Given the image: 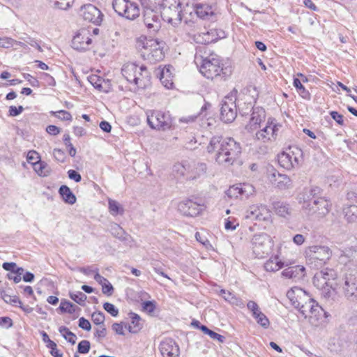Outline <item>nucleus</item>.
<instances>
[{"label": "nucleus", "instance_id": "obj_1", "mask_svg": "<svg viewBox=\"0 0 357 357\" xmlns=\"http://www.w3.org/2000/svg\"><path fill=\"white\" fill-rule=\"evenodd\" d=\"M206 151L216 163L228 167L241 155V146L231 137L215 135L210 138Z\"/></svg>", "mask_w": 357, "mask_h": 357}, {"label": "nucleus", "instance_id": "obj_2", "mask_svg": "<svg viewBox=\"0 0 357 357\" xmlns=\"http://www.w3.org/2000/svg\"><path fill=\"white\" fill-rule=\"evenodd\" d=\"M322 190L319 187L305 189L299 195V203L302 209L309 215H316L317 218L326 216L331 211V202L321 196Z\"/></svg>", "mask_w": 357, "mask_h": 357}, {"label": "nucleus", "instance_id": "obj_3", "mask_svg": "<svg viewBox=\"0 0 357 357\" xmlns=\"http://www.w3.org/2000/svg\"><path fill=\"white\" fill-rule=\"evenodd\" d=\"M195 63L199 72L207 79L222 77L225 79L230 74L228 68H223L220 56L213 53L204 56L197 52L195 55Z\"/></svg>", "mask_w": 357, "mask_h": 357}, {"label": "nucleus", "instance_id": "obj_4", "mask_svg": "<svg viewBox=\"0 0 357 357\" xmlns=\"http://www.w3.org/2000/svg\"><path fill=\"white\" fill-rule=\"evenodd\" d=\"M123 76L130 83L144 88L149 82L150 73L145 66H139L135 63H128L121 69Z\"/></svg>", "mask_w": 357, "mask_h": 357}, {"label": "nucleus", "instance_id": "obj_5", "mask_svg": "<svg viewBox=\"0 0 357 357\" xmlns=\"http://www.w3.org/2000/svg\"><path fill=\"white\" fill-rule=\"evenodd\" d=\"M332 256V250L324 245L310 246L305 250L307 264L313 269L322 268Z\"/></svg>", "mask_w": 357, "mask_h": 357}, {"label": "nucleus", "instance_id": "obj_6", "mask_svg": "<svg viewBox=\"0 0 357 357\" xmlns=\"http://www.w3.org/2000/svg\"><path fill=\"white\" fill-rule=\"evenodd\" d=\"M162 19L173 26H177L182 20L181 6L179 0H164L160 8Z\"/></svg>", "mask_w": 357, "mask_h": 357}, {"label": "nucleus", "instance_id": "obj_7", "mask_svg": "<svg viewBox=\"0 0 357 357\" xmlns=\"http://www.w3.org/2000/svg\"><path fill=\"white\" fill-rule=\"evenodd\" d=\"M303 294L304 291L302 289L294 287L287 292V297L290 301L292 305H294L296 309L298 310L299 312H306L307 310H310V312H319V310L324 311L323 307L312 298H309V301L306 302L304 305L301 304L298 298H301V295Z\"/></svg>", "mask_w": 357, "mask_h": 357}, {"label": "nucleus", "instance_id": "obj_8", "mask_svg": "<svg viewBox=\"0 0 357 357\" xmlns=\"http://www.w3.org/2000/svg\"><path fill=\"white\" fill-rule=\"evenodd\" d=\"M280 127L281 125L277 123L275 119L268 118L264 125H262L260 128L255 130V140L263 144H269L275 142Z\"/></svg>", "mask_w": 357, "mask_h": 357}, {"label": "nucleus", "instance_id": "obj_9", "mask_svg": "<svg viewBox=\"0 0 357 357\" xmlns=\"http://www.w3.org/2000/svg\"><path fill=\"white\" fill-rule=\"evenodd\" d=\"M146 114L147 123L152 129L166 130L169 129L172 125V118L169 112L149 110Z\"/></svg>", "mask_w": 357, "mask_h": 357}, {"label": "nucleus", "instance_id": "obj_10", "mask_svg": "<svg viewBox=\"0 0 357 357\" xmlns=\"http://www.w3.org/2000/svg\"><path fill=\"white\" fill-rule=\"evenodd\" d=\"M142 56L151 63L160 61L164 58L162 43L155 39L145 38L141 49Z\"/></svg>", "mask_w": 357, "mask_h": 357}, {"label": "nucleus", "instance_id": "obj_11", "mask_svg": "<svg viewBox=\"0 0 357 357\" xmlns=\"http://www.w3.org/2000/svg\"><path fill=\"white\" fill-rule=\"evenodd\" d=\"M112 7L119 16L129 20H135L140 15L138 4L130 0H113Z\"/></svg>", "mask_w": 357, "mask_h": 357}, {"label": "nucleus", "instance_id": "obj_12", "mask_svg": "<svg viewBox=\"0 0 357 357\" xmlns=\"http://www.w3.org/2000/svg\"><path fill=\"white\" fill-rule=\"evenodd\" d=\"M303 151L301 149L293 146L278 155V162L283 168L291 170L298 167L302 159Z\"/></svg>", "mask_w": 357, "mask_h": 357}, {"label": "nucleus", "instance_id": "obj_13", "mask_svg": "<svg viewBox=\"0 0 357 357\" xmlns=\"http://www.w3.org/2000/svg\"><path fill=\"white\" fill-rule=\"evenodd\" d=\"M252 245L253 253L258 258H263L268 255L273 246L270 236L264 233L254 235Z\"/></svg>", "mask_w": 357, "mask_h": 357}, {"label": "nucleus", "instance_id": "obj_14", "mask_svg": "<svg viewBox=\"0 0 357 357\" xmlns=\"http://www.w3.org/2000/svg\"><path fill=\"white\" fill-rule=\"evenodd\" d=\"M247 109L252 110L248 123L245 129L248 132H254L260 128L266 119L265 109L261 107H253L252 103H248Z\"/></svg>", "mask_w": 357, "mask_h": 357}, {"label": "nucleus", "instance_id": "obj_15", "mask_svg": "<svg viewBox=\"0 0 357 357\" xmlns=\"http://www.w3.org/2000/svg\"><path fill=\"white\" fill-rule=\"evenodd\" d=\"M237 116V105L236 98L233 96L225 97L222 100L220 118L225 123H231Z\"/></svg>", "mask_w": 357, "mask_h": 357}, {"label": "nucleus", "instance_id": "obj_16", "mask_svg": "<svg viewBox=\"0 0 357 357\" xmlns=\"http://www.w3.org/2000/svg\"><path fill=\"white\" fill-rule=\"evenodd\" d=\"M255 192V188L250 183H239L231 186L227 191V195L231 198L248 199Z\"/></svg>", "mask_w": 357, "mask_h": 357}, {"label": "nucleus", "instance_id": "obj_17", "mask_svg": "<svg viewBox=\"0 0 357 357\" xmlns=\"http://www.w3.org/2000/svg\"><path fill=\"white\" fill-rule=\"evenodd\" d=\"M80 15L85 21L95 25H100L102 21L103 15L101 11L92 4H86L81 7Z\"/></svg>", "mask_w": 357, "mask_h": 357}, {"label": "nucleus", "instance_id": "obj_18", "mask_svg": "<svg viewBox=\"0 0 357 357\" xmlns=\"http://www.w3.org/2000/svg\"><path fill=\"white\" fill-rule=\"evenodd\" d=\"M225 37V32L221 29H210L198 33L193 36V40L197 43L208 44L216 42L218 39Z\"/></svg>", "mask_w": 357, "mask_h": 357}, {"label": "nucleus", "instance_id": "obj_19", "mask_svg": "<svg viewBox=\"0 0 357 357\" xmlns=\"http://www.w3.org/2000/svg\"><path fill=\"white\" fill-rule=\"evenodd\" d=\"M157 10L144 9L143 20L145 26L151 32L158 31L160 26V18Z\"/></svg>", "mask_w": 357, "mask_h": 357}, {"label": "nucleus", "instance_id": "obj_20", "mask_svg": "<svg viewBox=\"0 0 357 357\" xmlns=\"http://www.w3.org/2000/svg\"><path fill=\"white\" fill-rule=\"evenodd\" d=\"M337 273L333 269L324 268L317 272L313 278V284L315 287H322L326 284H336L335 280Z\"/></svg>", "mask_w": 357, "mask_h": 357}, {"label": "nucleus", "instance_id": "obj_21", "mask_svg": "<svg viewBox=\"0 0 357 357\" xmlns=\"http://www.w3.org/2000/svg\"><path fill=\"white\" fill-rule=\"evenodd\" d=\"M270 211L266 206L252 205L246 211L245 217L252 220H266L270 218Z\"/></svg>", "mask_w": 357, "mask_h": 357}, {"label": "nucleus", "instance_id": "obj_22", "mask_svg": "<svg viewBox=\"0 0 357 357\" xmlns=\"http://www.w3.org/2000/svg\"><path fill=\"white\" fill-rule=\"evenodd\" d=\"M202 210L203 205L191 199L183 200L178 204V211L185 216H197Z\"/></svg>", "mask_w": 357, "mask_h": 357}, {"label": "nucleus", "instance_id": "obj_23", "mask_svg": "<svg viewBox=\"0 0 357 357\" xmlns=\"http://www.w3.org/2000/svg\"><path fill=\"white\" fill-rule=\"evenodd\" d=\"M159 349L162 357H178L179 347L170 337L165 338L160 344Z\"/></svg>", "mask_w": 357, "mask_h": 357}, {"label": "nucleus", "instance_id": "obj_24", "mask_svg": "<svg viewBox=\"0 0 357 357\" xmlns=\"http://www.w3.org/2000/svg\"><path fill=\"white\" fill-rule=\"evenodd\" d=\"M343 291L345 298L350 302L357 301V279L356 278L349 275L345 278L343 284Z\"/></svg>", "mask_w": 357, "mask_h": 357}, {"label": "nucleus", "instance_id": "obj_25", "mask_svg": "<svg viewBox=\"0 0 357 357\" xmlns=\"http://www.w3.org/2000/svg\"><path fill=\"white\" fill-rule=\"evenodd\" d=\"M91 39L89 33L85 29L81 30L73 38L72 47L79 51H84L89 49Z\"/></svg>", "mask_w": 357, "mask_h": 357}, {"label": "nucleus", "instance_id": "obj_26", "mask_svg": "<svg viewBox=\"0 0 357 357\" xmlns=\"http://www.w3.org/2000/svg\"><path fill=\"white\" fill-rule=\"evenodd\" d=\"M268 180L273 185L281 190L288 189L291 186L290 178L285 174L279 173L275 169L268 174Z\"/></svg>", "mask_w": 357, "mask_h": 357}, {"label": "nucleus", "instance_id": "obj_27", "mask_svg": "<svg viewBox=\"0 0 357 357\" xmlns=\"http://www.w3.org/2000/svg\"><path fill=\"white\" fill-rule=\"evenodd\" d=\"M197 15L203 20H213L215 15L216 6L214 4L197 3L195 6Z\"/></svg>", "mask_w": 357, "mask_h": 357}, {"label": "nucleus", "instance_id": "obj_28", "mask_svg": "<svg viewBox=\"0 0 357 357\" xmlns=\"http://www.w3.org/2000/svg\"><path fill=\"white\" fill-rule=\"evenodd\" d=\"M109 231L115 238L129 245H131V243L133 242L132 236L116 223L113 222L110 225Z\"/></svg>", "mask_w": 357, "mask_h": 357}, {"label": "nucleus", "instance_id": "obj_29", "mask_svg": "<svg viewBox=\"0 0 357 357\" xmlns=\"http://www.w3.org/2000/svg\"><path fill=\"white\" fill-rule=\"evenodd\" d=\"M89 82L100 92L108 93L111 89L110 81L104 79L96 75H91L88 77Z\"/></svg>", "mask_w": 357, "mask_h": 357}, {"label": "nucleus", "instance_id": "obj_30", "mask_svg": "<svg viewBox=\"0 0 357 357\" xmlns=\"http://www.w3.org/2000/svg\"><path fill=\"white\" fill-rule=\"evenodd\" d=\"M150 295L144 291L139 293V299L141 310L146 312H153L156 308L157 303L154 300H150Z\"/></svg>", "mask_w": 357, "mask_h": 357}, {"label": "nucleus", "instance_id": "obj_31", "mask_svg": "<svg viewBox=\"0 0 357 357\" xmlns=\"http://www.w3.org/2000/svg\"><path fill=\"white\" fill-rule=\"evenodd\" d=\"M305 268L303 266H294L284 269L282 275L287 278L299 280L304 277Z\"/></svg>", "mask_w": 357, "mask_h": 357}, {"label": "nucleus", "instance_id": "obj_32", "mask_svg": "<svg viewBox=\"0 0 357 357\" xmlns=\"http://www.w3.org/2000/svg\"><path fill=\"white\" fill-rule=\"evenodd\" d=\"M173 172L177 177H183L187 180H190V163L185 161L181 163H177L174 165Z\"/></svg>", "mask_w": 357, "mask_h": 357}, {"label": "nucleus", "instance_id": "obj_33", "mask_svg": "<svg viewBox=\"0 0 357 357\" xmlns=\"http://www.w3.org/2000/svg\"><path fill=\"white\" fill-rule=\"evenodd\" d=\"M190 179H195L201 175L206 172L207 166L204 162H190Z\"/></svg>", "mask_w": 357, "mask_h": 357}, {"label": "nucleus", "instance_id": "obj_34", "mask_svg": "<svg viewBox=\"0 0 357 357\" xmlns=\"http://www.w3.org/2000/svg\"><path fill=\"white\" fill-rule=\"evenodd\" d=\"M220 295L227 302H229L232 305H235L239 307H243L244 306V303L243 301L236 296L232 292L229 291H227L225 289H221L220 291Z\"/></svg>", "mask_w": 357, "mask_h": 357}, {"label": "nucleus", "instance_id": "obj_35", "mask_svg": "<svg viewBox=\"0 0 357 357\" xmlns=\"http://www.w3.org/2000/svg\"><path fill=\"white\" fill-rule=\"evenodd\" d=\"M273 206L276 214L281 217L287 218L290 216L291 214L292 209L289 204L287 203L282 202H277L274 203Z\"/></svg>", "mask_w": 357, "mask_h": 357}, {"label": "nucleus", "instance_id": "obj_36", "mask_svg": "<svg viewBox=\"0 0 357 357\" xmlns=\"http://www.w3.org/2000/svg\"><path fill=\"white\" fill-rule=\"evenodd\" d=\"M284 263L279 259L278 256L270 258L264 264V268L267 271H277L282 268Z\"/></svg>", "mask_w": 357, "mask_h": 357}, {"label": "nucleus", "instance_id": "obj_37", "mask_svg": "<svg viewBox=\"0 0 357 357\" xmlns=\"http://www.w3.org/2000/svg\"><path fill=\"white\" fill-rule=\"evenodd\" d=\"M59 192L66 203L69 204L75 203L76 197L67 185H61L59 190Z\"/></svg>", "mask_w": 357, "mask_h": 357}, {"label": "nucleus", "instance_id": "obj_38", "mask_svg": "<svg viewBox=\"0 0 357 357\" xmlns=\"http://www.w3.org/2000/svg\"><path fill=\"white\" fill-rule=\"evenodd\" d=\"M335 284H326L322 287H317V288L321 290V294L324 298L333 299L336 295Z\"/></svg>", "mask_w": 357, "mask_h": 357}, {"label": "nucleus", "instance_id": "obj_39", "mask_svg": "<svg viewBox=\"0 0 357 357\" xmlns=\"http://www.w3.org/2000/svg\"><path fill=\"white\" fill-rule=\"evenodd\" d=\"M343 213L345 219L349 222H355L357 221V206L350 205L344 208Z\"/></svg>", "mask_w": 357, "mask_h": 357}, {"label": "nucleus", "instance_id": "obj_40", "mask_svg": "<svg viewBox=\"0 0 357 357\" xmlns=\"http://www.w3.org/2000/svg\"><path fill=\"white\" fill-rule=\"evenodd\" d=\"M108 208L109 212L113 216L123 215L124 213L123 206L117 201L112 199H109L108 200Z\"/></svg>", "mask_w": 357, "mask_h": 357}, {"label": "nucleus", "instance_id": "obj_41", "mask_svg": "<svg viewBox=\"0 0 357 357\" xmlns=\"http://www.w3.org/2000/svg\"><path fill=\"white\" fill-rule=\"evenodd\" d=\"M49 3L54 8L61 9V10H67L70 8L75 0H48Z\"/></svg>", "mask_w": 357, "mask_h": 357}, {"label": "nucleus", "instance_id": "obj_42", "mask_svg": "<svg viewBox=\"0 0 357 357\" xmlns=\"http://www.w3.org/2000/svg\"><path fill=\"white\" fill-rule=\"evenodd\" d=\"M134 314L135 316L132 317L131 322L127 324L128 331L132 333H137L140 331L142 328L140 323L141 319L137 314Z\"/></svg>", "mask_w": 357, "mask_h": 357}, {"label": "nucleus", "instance_id": "obj_43", "mask_svg": "<svg viewBox=\"0 0 357 357\" xmlns=\"http://www.w3.org/2000/svg\"><path fill=\"white\" fill-rule=\"evenodd\" d=\"M293 84L298 93L303 98L306 100L310 99V94L309 91L305 89V88L301 84V81L298 78H294Z\"/></svg>", "mask_w": 357, "mask_h": 357}, {"label": "nucleus", "instance_id": "obj_44", "mask_svg": "<svg viewBox=\"0 0 357 357\" xmlns=\"http://www.w3.org/2000/svg\"><path fill=\"white\" fill-rule=\"evenodd\" d=\"M144 9L158 10L160 8L164 0H139Z\"/></svg>", "mask_w": 357, "mask_h": 357}, {"label": "nucleus", "instance_id": "obj_45", "mask_svg": "<svg viewBox=\"0 0 357 357\" xmlns=\"http://www.w3.org/2000/svg\"><path fill=\"white\" fill-rule=\"evenodd\" d=\"M34 171L40 176H47L50 174V169L46 163L39 161L33 165Z\"/></svg>", "mask_w": 357, "mask_h": 357}, {"label": "nucleus", "instance_id": "obj_46", "mask_svg": "<svg viewBox=\"0 0 357 357\" xmlns=\"http://www.w3.org/2000/svg\"><path fill=\"white\" fill-rule=\"evenodd\" d=\"M20 39L24 41L27 45H29L30 46L36 48L40 52H43V50L42 49L40 45V43L35 38L29 36V35L24 34L23 36L20 37Z\"/></svg>", "mask_w": 357, "mask_h": 357}, {"label": "nucleus", "instance_id": "obj_47", "mask_svg": "<svg viewBox=\"0 0 357 357\" xmlns=\"http://www.w3.org/2000/svg\"><path fill=\"white\" fill-rule=\"evenodd\" d=\"M200 330L205 334L210 336L213 340H216L220 342H223L225 341V337L210 330L206 326H202L200 327Z\"/></svg>", "mask_w": 357, "mask_h": 357}, {"label": "nucleus", "instance_id": "obj_48", "mask_svg": "<svg viewBox=\"0 0 357 357\" xmlns=\"http://www.w3.org/2000/svg\"><path fill=\"white\" fill-rule=\"evenodd\" d=\"M70 297L71 299H73L75 302L79 305H84V302L86 299V296L84 293L82 291H75L70 293Z\"/></svg>", "mask_w": 357, "mask_h": 357}, {"label": "nucleus", "instance_id": "obj_49", "mask_svg": "<svg viewBox=\"0 0 357 357\" xmlns=\"http://www.w3.org/2000/svg\"><path fill=\"white\" fill-rule=\"evenodd\" d=\"M59 308L61 312H73L76 310L74 307V305L65 299L61 300Z\"/></svg>", "mask_w": 357, "mask_h": 357}, {"label": "nucleus", "instance_id": "obj_50", "mask_svg": "<svg viewBox=\"0 0 357 357\" xmlns=\"http://www.w3.org/2000/svg\"><path fill=\"white\" fill-rule=\"evenodd\" d=\"M349 258V260H353L357 257V250L354 248H349L346 249L345 250L342 251V254L340 255V260L342 262H344L343 260V258Z\"/></svg>", "mask_w": 357, "mask_h": 357}, {"label": "nucleus", "instance_id": "obj_51", "mask_svg": "<svg viewBox=\"0 0 357 357\" xmlns=\"http://www.w3.org/2000/svg\"><path fill=\"white\" fill-rule=\"evenodd\" d=\"M51 113L53 116H54L55 117H56L62 121H71L73 119L72 115L70 114V113L67 111H65V110L52 112Z\"/></svg>", "mask_w": 357, "mask_h": 357}, {"label": "nucleus", "instance_id": "obj_52", "mask_svg": "<svg viewBox=\"0 0 357 357\" xmlns=\"http://www.w3.org/2000/svg\"><path fill=\"white\" fill-rule=\"evenodd\" d=\"M59 331L65 337V339L67 340L68 342L73 344L75 342L76 336L72 332H70L67 328L61 327L59 328Z\"/></svg>", "mask_w": 357, "mask_h": 357}, {"label": "nucleus", "instance_id": "obj_53", "mask_svg": "<svg viewBox=\"0 0 357 357\" xmlns=\"http://www.w3.org/2000/svg\"><path fill=\"white\" fill-rule=\"evenodd\" d=\"M26 160L29 163L33 165L40 161L39 154L35 151H29L26 155Z\"/></svg>", "mask_w": 357, "mask_h": 357}, {"label": "nucleus", "instance_id": "obj_54", "mask_svg": "<svg viewBox=\"0 0 357 357\" xmlns=\"http://www.w3.org/2000/svg\"><path fill=\"white\" fill-rule=\"evenodd\" d=\"M47 347L50 349V354L54 357H62L63 353L57 348L56 344L53 341L50 344H46Z\"/></svg>", "mask_w": 357, "mask_h": 357}, {"label": "nucleus", "instance_id": "obj_55", "mask_svg": "<svg viewBox=\"0 0 357 357\" xmlns=\"http://www.w3.org/2000/svg\"><path fill=\"white\" fill-rule=\"evenodd\" d=\"M112 329L119 335H124L125 331L128 330L126 323H115L112 325Z\"/></svg>", "mask_w": 357, "mask_h": 357}, {"label": "nucleus", "instance_id": "obj_56", "mask_svg": "<svg viewBox=\"0 0 357 357\" xmlns=\"http://www.w3.org/2000/svg\"><path fill=\"white\" fill-rule=\"evenodd\" d=\"M255 319L259 324L264 328H267L269 326V320L266 317L265 314H255Z\"/></svg>", "mask_w": 357, "mask_h": 357}, {"label": "nucleus", "instance_id": "obj_57", "mask_svg": "<svg viewBox=\"0 0 357 357\" xmlns=\"http://www.w3.org/2000/svg\"><path fill=\"white\" fill-rule=\"evenodd\" d=\"M77 349L80 354H87L90 349V342L88 340H82L78 344Z\"/></svg>", "mask_w": 357, "mask_h": 357}, {"label": "nucleus", "instance_id": "obj_58", "mask_svg": "<svg viewBox=\"0 0 357 357\" xmlns=\"http://www.w3.org/2000/svg\"><path fill=\"white\" fill-rule=\"evenodd\" d=\"M40 78L43 79L50 86H54L56 85V81L54 77L47 73H41Z\"/></svg>", "mask_w": 357, "mask_h": 357}, {"label": "nucleus", "instance_id": "obj_59", "mask_svg": "<svg viewBox=\"0 0 357 357\" xmlns=\"http://www.w3.org/2000/svg\"><path fill=\"white\" fill-rule=\"evenodd\" d=\"M79 271L82 273L83 274L86 275H90L91 273H95L96 274V273H98V269L96 267H94L93 266H86V267H81V268H79Z\"/></svg>", "mask_w": 357, "mask_h": 357}, {"label": "nucleus", "instance_id": "obj_60", "mask_svg": "<svg viewBox=\"0 0 357 357\" xmlns=\"http://www.w3.org/2000/svg\"><path fill=\"white\" fill-rule=\"evenodd\" d=\"M238 226V223L236 222V220H231L230 218L225 220V228L227 230H234L236 227Z\"/></svg>", "mask_w": 357, "mask_h": 357}, {"label": "nucleus", "instance_id": "obj_61", "mask_svg": "<svg viewBox=\"0 0 357 357\" xmlns=\"http://www.w3.org/2000/svg\"><path fill=\"white\" fill-rule=\"evenodd\" d=\"M13 326V321L8 317H0V326L3 328H9Z\"/></svg>", "mask_w": 357, "mask_h": 357}, {"label": "nucleus", "instance_id": "obj_62", "mask_svg": "<svg viewBox=\"0 0 357 357\" xmlns=\"http://www.w3.org/2000/svg\"><path fill=\"white\" fill-rule=\"evenodd\" d=\"M24 110V107L22 106H10L9 107V115L11 116H17L20 114Z\"/></svg>", "mask_w": 357, "mask_h": 357}, {"label": "nucleus", "instance_id": "obj_63", "mask_svg": "<svg viewBox=\"0 0 357 357\" xmlns=\"http://www.w3.org/2000/svg\"><path fill=\"white\" fill-rule=\"evenodd\" d=\"M3 300L7 303H10V304H11L12 305H14V306H17L18 304L21 303L20 301L16 296H9V295H5L3 296Z\"/></svg>", "mask_w": 357, "mask_h": 357}, {"label": "nucleus", "instance_id": "obj_64", "mask_svg": "<svg viewBox=\"0 0 357 357\" xmlns=\"http://www.w3.org/2000/svg\"><path fill=\"white\" fill-rule=\"evenodd\" d=\"M69 178L74 180L75 182H79L82 179L81 175L73 169H70L68 172Z\"/></svg>", "mask_w": 357, "mask_h": 357}]
</instances>
